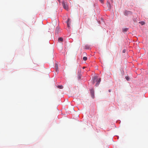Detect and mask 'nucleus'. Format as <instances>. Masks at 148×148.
Returning a JSON list of instances; mask_svg holds the SVG:
<instances>
[{"mask_svg": "<svg viewBox=\"0 0 148 148\" xmlns=\"http://www.w3.org/2000/svg\"><path fill=\"white\" fill-rule=\"evenodd\" d=\"M125 78L126 79V80L127 81H128L129 80V78L128 76H126L125 77Z\"/></svg>", "mask_w": 148, "mask_h": 148, "instance_id": "nucleus-13", "label": "nucleus"}, {"mask_svg": "<svg viewBox=\"0 0 148 148\" xmlns=\"http://www.w3.org/2000/svg\"><path fill=\"white\" fill-rule=\"evenodd\" d=\"M59 29L58 27H57L55 30V32L56 33H58V32L59 31Z\"/></svg>", "mask_w": 148, "mask_h": 148, "instance_id": "nucleus-7", "label": "nucleus"}, {"mask_svg": "<svg viewBox=\"0 0 148 148\" xmlns=\"http://www.w3.org/2000/svg\"><path fill=\"white\" fill-rule=\"evenodd\" d=\"M109 92H110V91H110V90H109Z\"/></svg>", "mask_w": 148, "mask_h": 148, "instance_id": "nucleus-17", "label": "nucleus"}, {"mask_svg": "<svg viewBox=\"0 0 148 148\" xmlns=\"http://www.w3.org/2000/svg\"><path fill=\"white\" fill-rule=\"evenodd\" d=\"M128 30V29L127 28H124L123 29V32H126Z\"/></svg>", "mask_w": 148, "mask_h": 148, "instance_id": "nucleus-9", "label": "nucleus"}, {"mask_svg": "<svg viewBox=\"0 0 148 148\" xmlns=\"http://www.w3.org/2000/svg\"><path fill=\"white\" fill-rule=\"evenodd\" d=\"M94 79H93V83L94 84L95 82L97 81V76H95L94 77Z\"/></svg>", "mask_w": 148, "mask_h": 148, "instance_id": "nucleus-4", "label": "nucleus"}, {"mask_svg": "<svg viewBox=\"0 0 148 148\" xmlns=\"http://www.w3.org/2000/svg\"><path fill=\"white\" fill-rule=\"evenodd\" d=\"M90 48V46L88 45H86L85 46V48L86 49H89Z\"/></svg>", "mask_w": 148, "mask_h": 148, "instance_id": "nucleus-6", "label": "nucleus"}, {"mask_svg": "<svg viewBox=\"0 0 148 148\" xmlns=\"http://www.w3.org/2000/svg\"><path fill=\"white\" fill-rule=\"evenodd\" d=\"M79 79H80V77H79Z\"/></svg>", "mask_w": 148, "mask_h": 148, "instance_id": "nucleus-18", "label": "nucleus"}, {"mask_svg": "<svg viewBox=\"0 0 148 148\" xmlns=\"http://www.w3.org/2000/svg\"><path fill=\"white\" fill-rule=\"evenodd\" d=\"M58 88L60 89H62L63 88V86H58Z\"/></svg>", "mask_w": 148, "mask_h": 148, "instance_id": "nucleus-10", "label": "nucleus"}, {"mask_svg": "<svg viewBox=\"0 0 148 148\" xmlns=\"http://www.w3.org/2000/svg\"><path fill=\"white\" fill-rule=\"evenodd\" d=\"M67 25L68 27H69L70 26V23H69V22H67Z\"/></svg>", "mask_w": 148, "mask_h": 148, "instance_id": "nucleus-12", "label": "nucleus"}, {"mask_svg": "<svg viewBox=\"0 0 148 148\" xmlns=\"http://www.w3.org/2000/svg\"><path fill=\"white\" fill-rule=\"evenodd\" d=\"M62 4L63 8L66 10H67L68 6L67 5L65 4L64 2H62Z\"/></svg>", "mask_w": 148, "mask_h": 148, "instance_id": "nucleus-2", "label": "nucleus"}, {"mask_svg": "<svg viewBox=\"0 0 148 148\" xmlns=\"http://www.w3.org/2000/svg\"><path fill=\"white\" fill-rule=\"evenodd\" d=\"M125 51H126V50L124 49V50H123V53H124L125 52Z\"/></svg>", "mask_w": 148, "mask_h": 148, "instance_id": "nucleus-16", "label": "nucleus"}, {"mask_svg": "<svg viewBox=\"0 0 148 148\" xmlns=\"http://www.w3.org/2000/svg\"><path fill=\"white\" fill-rule=\"evenodd\" d=\"M101 3H103V2L104 0H99Z\"/></svg>", "mask_w": 148, "mask_h": 148, "instance_id": "nucleus-15", "label": "nucleus"}, {"mask_svg": "<svg viewBox=\"0 0 148 148\" xmlns=\"http://www.w3.org/2000/svg\"><path fill=\"white\" fill-rule=\"evenodd\" d=\"M87 58L86 57H84L83 58V60L84 61H86L87 60Z\"/></svg>", "mask_w": 148, "mask_h": 148, "instance_id": "nucleus-11", "label": "nucleus"}, {"mask_svg": "<svg viewBox=\"0 0 148 148\" xmlns=\"http://www.w3.org/2000/svg\"><path fill=\"white\" fill-rule=\"evenodd\" d=\"M70 20V19L69 18H68L67 20V22L69 23V21Z\"/></svg>", "mask_w": 148, "mask_h": 148, "instance_id": "nucleus-14", "label": "nucleus"}, {"mask_svg": "<svg viewBox=\"0 0 148 148\" xmlns=\"http://www.w3.org/2000/svg\"><path fill=\"white\" fill-rule=\"evenodd\" d=\"M101 81V78H100L99 80L97 81V83L96 84V86H98L99 84V83H100Z\"/></svg>", "mask_w": 148, "mask_h": 148, "instance_id": "nucleus-5", "label": "nucleus"}, {"mask_svg": "<svg viewBox=\"0 0 148 148\" xmlns=\"http://www.w3.org/2000/svg\"><path fill=\"white\" fill-rule=\"evenodd\" d=\"M55 68H56V72H58V64L57 63H56L55 64Z\"/></svg>", "mask_w": 148, "mask_h": 148, "instance_id": "nucleus-3", "label": "nucleus"}, {"mask_svg": "<svg viewBox=\"0 0 148 148\" xmlns=\"http://www.w3.org/2000/svg\"><path fill=\"white\" fill-rule=\"evenodd\" d=\"M90 92L91 95V97L92 98H94V90L93 89H92L90 90Z\"/></svg>", "mask_w": 148, "mask_h": 148, "instance_id": "nucleus-1", "label": "nucleus"}, {"mask_svg": "<svg viewBox=\"0 0 148 148\" xmlns=\"http://www.w3.org/2000/svg\"><path fill=\"white\" fill-rule=\"evenodd\" d=\"M63 40V39L62 38H58V41L62 42Z\"/></svg>", "mask_w": 148, "mask_h": 148, "instance_id": "nucleus-8", "label": "nucleus"}]
</instances>
